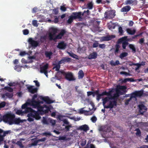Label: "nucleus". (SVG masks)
<instances>
[{"label":"nucleus","mask_w":148,"mask_h":148,"mask_svg":"<svg viewBox=\"0 0 148 148\" xmlns=\"http://www.w3.org/2000/svg\"><path fill=\"white\" fill-rule=\"evenodd\" d=\"M37 95L34 94L32 97V99L29 100L28 102H26L23 104L21 108L22 109H25L24 112L27 113H28L27 116L28 117L27 120L30 122L33 121L34 118L36 120L39 119L41 117L40 116L38 112L34 111L30 108L27 107L28 105H31L35 108H37L38 110L40 112V114H44L48 113L50 110V108L46 105L41 106V103H43V102L40 101H36L35 99L37 97Z\"/></svg>","instance_id":"nucleus-1"},{"label":"nucleus","mask_w":148,"mask_h":148,"mask_svg":"<svg viewBox=\"0 0 148 148\" xmlns=\"http://www.w3.org/2000/svg\"><path fill=\"white\" fill-rule=\"evenodd\" d=\"M115 90L113 95H116V98L115 99H112V100H110L109 101V104L108 106H104V108H110V110L113 108L116 107L117 105V101L120 95V84L119 83L116 86V88H114Z\"/></svg>","instance_id":"nucleus-2"},{"label":"nucleus","mask_w":148,"mask_h":148,"mask_svg":"<svg viewBox=\"0 0 148 148\" xmlns=\"http://www.w3.org/2000/svg\"><path fill=\"white\" fill-rule=\"evenodd\" d=\"M15 117L14 114L8 113L3 116V120L5 123H8L10 125H12L13 124V120Z\"/></svg>","instance_id":"nucleus-3"},{"label":"nucleus","mask_w":148,"mask_h":148,"mask_svg":"<svg viewBox=\"0 0 148 148\" xmlns=\"http://www.w3.org/2000/svg\"><path fill=\"white\" fill-rule=\"evenodd\" d=\"M114 88H112L111 89V90H110L108 92H107L106 91H105L102 92L101 94H99V90H96V92H97V93L95 94L97 95V100L99 101L101 99V97L104 95H110L111 92H114Z\"/></svg>","instance_id":"nucleus-4"},{"label":"nucleus","mask_w":148,"mask_h":148,"mask_svg":"<svg viewBox=\"0 0 148 148\" xmlns=\"http://www.w3.org/2000/svg\"><path fill=\"white\" fill-rule=\"evenodd\" d=\"M61 74L64 75L65 79L69 81H73L75 80L73 74L71 72L66 73L64 71H62L61 72Z\"/></svg>","instance_id":"nucleus-5"},{"label":"nucleus","mask_w":148,"mask_h":148,"mask_svg":"<svg viewBox=\"0 0 148 148\" xmlns=\"http://www.w3.org/2000/svg\"><path fill=\"white\" fill-rule=\"evenodd\" d=\"M115 11L113 10H107L104 14L105 18L111 19L114 18L115 16Z\"/></svg>","instance_id":"nucleus-6"},{"label":"nucleus","mask_w":148,"mask_h":148,"mask_svg":"<svg viewBox=\"0 0 148 148\" xmlns=\"http://www.w3.org/2000/svg\"><path fill=\"white\" fill-rule=\"evenodd\" d=\"M113 93V92H111V94L110 95H106L108 96V97H105L102 99L103 105L104 108V106H106L105 104L107 102H109V101L110 100H112V99H114L115 98H116V95H112Z\"/></svg>","instance_id":"nucleus-7"},{"label":"nucleus","mask_w":148,"mask_h":148,"mask_svg":"<svg viewBox=\"0 0 148 148\" xmlns=\"http://www.w3.org/2000/svg\"><path fill=\"white\" fill-rule=\"evenodd\" d=\"M71 15L74 19H78L79 21H81L83 19L82 16L84 15V13L82 14L81 12H73Z\"/></svg>","instance_id":"nucleus-8"},{"label":"nucleus","mask_w":148,"mask_h":148,"mask_svg":"<svg viewBox=\"0 0 148 148\" xmlns=\"http://www.w3.org/2000/svg\"><path fill=\"white\" fill-rule=\"evenodd\" d=\"M48 68V64H46L40 67V72L44 73L46 76L48 77V74L47 69Z\"/></svg>","instance_id":"nucleus-9"},{"label":"nucleus","mask_w":148,"mask_h":148,"mask_svg":"<svg viewBox=\"0 0 148 148\" xmlns=\"http://www.w3.org/2000/svg\"><path fill=\"white\" fill-rule=\"evenodd\" d=\"M108 28L110 30H112L115 28L117 27L118 29L119 32L120 33V26L118 25L116 23H113L111 22L109 23L108 24Z\"/></svg>","instance_id":"nucleus-10"},{"label":"nucleus","mask_w":148,"mask_h":148,"mask_svg":"<svg viewBox=\"0 0 148 148\" xmlns=\"http://www.w3.org/2000/svg\"><path fill=\"white\" fill-rule=\"evenodd\" d=\"M60 64H59V62H58V64H54V66L53 68V69H55V70L57 71L56 75V77H57V76H59L60 75V74L61 73V72L62 71H64L62 70H59L60 68Z\"/></svg>","instance_id":"nucleus-11"},{"label":"nucleus","mask_w":148,"mask_h":148,"mask_svg":"<svg viewBox=\"0 0 148 148\" xmlns=\"http://www.w3.org/2000/svg\"><path fill=\"white\" fill-rule=\"evenodd\" d=\"M144 93L143 90H141L139 91H135L131 94L133 98H136L137 97L142 96Z\"/></svg>","instance_id":"nucleus-12"},{"label":"nucleus","mask_w":148,"mask_h":148,"mask_svg":"<svg viewBox=\"0 0 148 148\" xmlns=\"http://www.w3.org/2000/svg\"><path fill=\"white\" fill-rule=\"evenodd\" d=\"M57 30L56 29L53 28L52 29V32L49 34V37L50 40H53L55 41V37L56 36V34L57 33Z\"/></svg>","instance_id":"nucleus-13"},{"label":"nucleus","mask_w":148,"mask_h":148,"mask_svg":"<svg viewBox=\"0 0 148 148\" xmlns=\"http://www.w3.org/2000/svg\"><path fill=\"white\" fill-rule=\"evenodd\" d=\"M28 42L33 47H36L39 45V42L34 40L32 38H30L28 39Z\"/></svg>","instance_id":"nucleus-14"},{"label":"nucleus","mask_w":148,"mask_h":148,"mask_svg":"<svg viewBox=\"0 0 148 148\" xmlns=\"http://www.w3.org/2000/svg\"><path fill=\"white\" fill-rule=\"evenodd\" d=\"M99 130L100 131H102L103 132H109L111 131V129L110 127L107 126H103L99 127Z\"/></svg>","instance_id":"nucleus-15"},{"label":"nucleus","mask_w":148,"mask_h":148,"mask_svg":"<svg viewBox=\"0 0 148 148\" xmlns=\"http://www.w3.org/2000/svg\"><path fill=\"white\" fill-rule=\"evenodd\" d=\"M115 37L114 35H108L103 36L101 38V41H108L111 40L112 39Z\"/></svg>","instance_id":"nucleus-16"},{"label":"nucleus","mask_w":148,"mask_h":148,"mask_svg":"<svg viewBox=\"0 0 148 148\" xmlns=\"http://www.w3.org/2000/svg\"><path fill=\"white\" fill-rule=\"evenodd\" d=\"M40 99L44 101L46 103L50 104L54 102L55 101L51 100L48 97H41Z\"/></svg>","instance_id":"nucleus-17"},{"label":"nucleus","mask_w":148,"mask_h":148,"mask_svg":"<svg viewBox=\"0 0 148 148\" xmlns=\"http://www.w3.org/2000/svg\"><path fill=\"white\" fill-rule=\"evenodd\" d=\"M139 112L140 114H143L144 112L147 110L146 107L143 104H140L138 105Z\"/></svg>","instance_id":"nucleus-18"},{"label":"nucleus","mask_w":148,"mask_h":148,"mask_svg":"<svg viewBox=\"0 0 148 148\" xmlns=\"http://www.w3.org/2000/svg\"><path fill=\"white\" fill-rule=\"evenodd\" d=\"M66 46V44L64 41H62L58 43L57 47L60 49H65Z\"/></svg>","instance_id":"nucleus-19"},{"label":"nucleus","mask_w":148,"mask_h":148,"mask_svg":"<svg viewBox=\"0 0 148 148\" xmlns=\"http://www.w3.org/2000/svg\"><path fill=\"white\" fill-rule=\"evenodd\" d=\"M34 86H30L27 87L28 91L32 94H34L36 93L38 90V88H34Z\"/></svg>","instance_id":"nucleus-20"},{"label":"nucleus","mask_w":148,"mask_h":148,"mask_svg":"<svg viewBox=\"0 0 148 148\" xmlns=\"http://www.w3.org/2000/svg\"><path fill=\"white\" fill-rule=\"evenodd\" d=\"M71 58L68 57H63L59 61V64H61L64 63L65 62H69L71 61Z\"/></svg>","instance_id":"nucleus-21"},{"label":"nucleus","mask_w":148,"mask_h":148,"mask_svg":"<svg viewBox=\"0 0 148 148\" xmlns=\"http://www.w3.org/2000/svg\"><path fill=\"white\" fill-rule=\"evenodd\" d=\"M138 1L137 0H127L125 2L126 4H132V5H137Z\"/></svg>","instance_id":"nucleus-22"},{"label":"nucleus","mask_w":148,"mask_h":148,"mask_svg":"<svg viewBox=\"0 0 148 148\" xmlns=\"http://www.w3.org/2000/svg\"><path fill=\"white\" fill-rule=\"evenodd\" d=\"M97 53L96 52H93L90 54L88 56V59L90 60L95 59L97 58Z\"/></svg>","instance_id":"nucleus-23"},{"label":"nucleus","mask_w":148,"mask_h":148,"mask_svg":"<svg viewBox=\"0 0 148 148\" xmlns=\"http://www.w3.org/2000/svg\"><path fill=\"white\" fill-rule=\"evenodd\" d=\"M53 53L51 51H46L45 52V56L49 59H50L52 57Z\"/></svg>","instance_id":"nucleus-24"},{"label":"nucleus","mask_w":148,"mask_h":148,"mask_svg":"<svg viewBox=\"0 0 148 148\" xmlns=\"http://www.w3.org/2000/svg\"><path fill=\"white\" fill-rule=\"evenodd\" d=\"M79 128L81 130H83L86 132L89 130L88 126L86 124L80 126L79 127Z\"/></svg>","instance_id":"nucleus-25"},{"label":"nucleus","mask_w":148,"mask_h":148,"mask_svg":"<svg viewBox=\"0 0 148 148\" xmlns=\"http://www.w3.org/2000/svg\"><path fill=\"white\" fill-rule=\"evenodd\" d=\"M13 124H18L21 123H22L23 121L21 120L20 118H15V117L14 119H13Z\"/></svg>","instance_id":"nucleus-26"},{"label":"nucleus","mask_w":148,"mask_h":148,"mask_svg":"<svg viewBox=\"0 0 148 148\" xmlns=\"http://www.w3.org/2000/svg\"><path fill=\"white\" fill-rule=\"evenodd\" d=\"M116 50L115 51V53H117L119 51V49L120 47L119 44H120V38L119 39L117 42H116Z\"/></svg>","instance_id":"nucleus-27"},{"label":"nucleus","mask_w":148,"mask_h":148,"mask_svg":"<svg viewBox=\"0 0 148 148\" xmlns=\"http://www.w3.org/2000/svg\"><path fill=\"white\" fill-rule=\"evenodd\" d=\"M131 8L130 6H126L123 8L121 10V11L123 12H127L130 10Z\"/></svg>","instance_id":"nucleus-28"},{"label":"nucleus","mask_w":148,"mask_h":148,"mask_svg":"<svg viewBox=\"0 0 148 148\" xmlns=\"http://www.w3.org/2000/svg\"><path fill=\"white\" fill-rule=\"evenodd\" d=\"M127 33L129 34L133 35L135 34L136 32V30L134 29L132 30L131 29L127 28L126 29Z\"/></svg>","instance_id":"nucleus-29"},{"label":"nucleus","mask_w":148,"mask_h":148,"mask_svg":"<svg viewBox=\"0 0 148 148\" xmlns=\"http://www.w3.org/2000/svg\"><path fill=\"white\" fill-rule=\"evenodd\" d=\"M78 78H82L84 76V74L82 70L79 71L78 72Z\"/></svg>","instance_id":"nucleus-30"},{"label":"nucleus","mask_w":148,"mask_h":148,"mask_svg":"<svg viewBox=\"0 0 148 148\" xmlns=\"http://www.w3.org/2000/svg\"><path fill=\"white\" fill-rule=\"evenodd\" d=\"M87 8L89 10H91L93 8V4L92 2H89L87 4Z\"/></svg>","instance_id":"nucleus-31"},{"label":"nucleus","mask_w":148,"mask_h":148,"mask_svg":"<svg viewBox=\"0 0 148 148\" xmlns=\"http://www.w3.org/2000/svg\"><path fill=\"white\" fill-rule=\"evenodd\" d=\"M46 38L47 37L46 36H41L40 37L39 41L41 43H43L46 41Z\"/></svg>","instance_id":"nucleus-32"},{"label":"nucleus","mask_w":148,"mask_h":148,"mask_svg":"<svg viewBox=\"0 0 148 148\" xmlns=\"http://www.w3.org/2000/svg\"><path fill=\"white\" fill-rule=\"evenodd\" d=\"M74 19V18H73L72 16L71 15L69 16V18L67 21V23L69 24H71L73 22Z\"/></svg>","instance_id":"nucleus-33"},{"label":"nucleus","mask_w":148,"mask_h":148,"mask_svg":"<svg viewBox=\"0 0 148 148\" xmlns=\"http://www.w3.org/2000/svg\"><path fill=\"white\" fill-rule=\"evenodd\" d=\"M48 121L49 123H51L53 125H54L56 124V121L52 119L49 118L48 119Z\"/></svg>","instance_id":"nucleus-34"},{"label":"nucleus","mask_w":148,"mask_h":148,"mask_svg":"<svg viewBox=\"0 0 148 148\" xmlns=\"http://www.w3.org/2000/svg\"><path fill=\"white\" fill-rule=\"evenodd\" d=\"M122 43V47L123 49H125L127 46L128 45L129 43L127 41H124L121 42Z\"/></svg>","instance_id":"nucleus-35"},{"label":"nucleus","mask_w":148,"mask_h":148,"mask_svg":"<svg viewBox=\"0 0 148 148\" xmlns=\"http://www.w3.org/2000/svg\"><path fill=\"white\" fill-rule=\"evenodd\" d=\"M42 122L44 124H49V123L48 121V119L47 120V118L45 117H43Z\"/></svg>","instance_id":"nucleus-36"},{"label":"nucleus","mask_w":148,"mask_h":148,"mask_svg":"<svg viewBox=\"0 0 148 148\" xmlns=\"http://www.w3.org/2000/svg\"><path fill=\"white\" fill-rule=\"evenodd\" d=\"M128 55L127 53L126 52H123L121 53V59L123 58L124 57H126Z\"/></svg>","instance_id":"nucleus-37"},{"label":"nucleus","mask_w":148,"mask_h":148,"mask_svg":"<svg viewBox=\"0 0 148 148\" xmlns=\"http://www.w3.org/2000/svg\"><path fill=\"white\" fill-rule=\"evenodd\" d=\"M135 131H136L137 132L136 133V135L138 136H140L141 135V132L139 129V128H136L135 130Z\"/></svg>","instance_id":"nucleus-38"},{"label":"nucleus","mask_w":148,"mask_h":148,"mask_svg":"<svg viewBox=\"0 0 148 148\" xmlns=\"http://www.w3.org/2000/svg\"><path fill=\"white\" fill-rule=\"evenodd\" d=\"M68 53L69 54L70 56L76 59H77L78 56L74 54L73 53H70V52H68Z\"/></svg>","instance_id":"nucleus-39"},{"label":"nucleus","mask_w":148,"mask_h":148,"mask_svg":"<svg viewBox=\"0 0 148 148\" xmlns=\"http://www.w3.org/2000/svg\"><path fill=\"white\" fill-rule=\"evenodd\" d=\"M5 89L10 92H12L13 91V89L10 87H5Z\"/></svg>","instance_id":"nucleus-40"},{"label":"nucleus","mask_w":148,"mask_h":148,"mask_svg":"<svg viewBox=\"0 0 148 148\" xmlns=\"http://www.w3.org/2000/svg\"><path fill=\"white\" fill-rule=\"evenodd\" d=\"M5 95L6 96L9 98H12L13 96V94L12 93H10L8 92L5 93Z\"/></svg>","instance_id":"nucleus-41"},{"label":"nucleus","mask_w":148,"mask_h":148,"mask_svg":"<svg viewBox=\"0 0 148 148\" xmlns=\"http://www.w3.org/2000/svg\"><path fill=\"white\" fill-rule=\"evenodd\" d=\"M66 32L65 30L64 29H62L60 30L59 34L62 37L64 36Z\"/></svg>","instance_id":"nucleus-42"},{"label":"nucleus","mask_w":148,"mask_h":148,"mask_svg":"<svg viewBox=\"0 0 148 148\" xmlns=\"http://www.w3.org/2000/svg\"><path fill=\"white\" fill-rule=\"evenodd\" d=\"M127 36H125L121 38V43L124 41H127Z\"/></svg>","instance_id":"nucleus-43"},{"label":"nucleus","mask_w":148,"mask_h":148,"mask_svg":"<svg viewBox=\"0 0 148 148\" xmlns=\"http://www.w3.org/2000/svg\"><path fill=\"white\" fill-rule=\"evenodd\" d=\"M133 98L132 97V96H131L130 98L127 99L125 101V104L126 105H128L129 103V102L132 100V99Z\"/></svg>","instance_id":"nucleus-44"},{"label":"nucleus","mask_w":148,"mask_h":148,"mask_svg":"<svg viewBox=\"0 0 148 148\" xmlns=\"http://www.w3.org/2000/svg\"><path fill=\"white\" fill-rule=\"evenodd\" d=\"M6 102L5 101H3L0 103V109L4 107L6 105Z\"/></svg>","instance_id":"nucleus-45"},{"label":"nucleus","mask_w":148,"mask_h":148,"mask_svg":"<svg viewBox=\"0 0 148 148\" xmlns=\"http://www.w3.org/2000/svg\"><path fill=\"white\" fill-rule=\"evenodd\" d=\"M91 120L93 123H95L97 121V119L96 116H93L91 118Z\"/></svg>","instance_id":"nucleus-46"},{"label":"nucleus","mask_w":148,"mask_h":148,"mask_svg":"<svg viewBox=\"0 0 148 148\" xmlns=\"http://www.w3.org/2000/svg\"><path fill=\"white\" fill-rule=\"evenodd\" d=\"M97 94V92H96V91L94 92L92 91H88L87 92V95L88 96H90L93 93Z\"/></svg>","instance_id":"nucleus-47"},{"label":"nucleus","mask_w":148,"mask_h":148,"mask_svg":"<svg viewBox=\"0 0 148 148\" xmlns=\"http://www.w3.org/2000/svg\"><path fill=\"white\" fill-rule=\"evenodd\" d=\"M37 21L36 20H33L32 23L33 25L35 27H38V25L37 24Z\"/></svg>","instance_id":"nucleus-48"},{"label":"nucleus","mask_w":148,"mask_h":148,"mask_svg":"<svg viewBox=\"0 0 148 148\" xmlns=\"http://www.w3.org/2000/svg\"><path fill=\"white\" fill-rule=\"evenodd\" d=\"M59 140H67L66 137L65 136H60L59 137Z\"/></svg>","instance_id":"nucleus-49"},{"label":"nucleus","mask_w":148,"mask_h":148,"mask_svg":"<svg viewBox=\"0 0 148 148\" xmlns=\"http://www.w3.org/2000/svg\"><path fill=\"white\" fill-rule=\"evenodd\" d=\"M128 78H125L124 79H121V83H125L128 82Z\"/></svg>","instance_id":"nucleus-50"},{"label":"nucleus","mask_w":148,"mask_h":148,"mask_svg":"<svg viewBox=\"0 0 148 148\" xmlns=\"http://www.w3.org/2000/svg\"><path fill=\"white\" fill-rule=\"evenodd\" d=\"M62 36L59 34L58 35L56 36L55 37V41L57 39H61L62 38Z\"/></svg>","instance_id":"nucleus-51"},{"label":"nucleus","mask_w":148,"mask_h":148,"mask_svg":"<svg viewBox=\"0 0 148 148\" xmlns=\"http://www.w3.org/2000/svg\"><path fill=\"white\" fill-rule=\"evenodd\" d=\"M133 64L134 65V66H137V67H136L135 69L136 71L141 66L140 65V64H139V63H136L135 64Z\"/></svg>","instance_id":"nucleus-52"},{"label":"nucleus","mask_w":148,"mask_h":148,"mask_svg":"<svg viewBox=\"0 0 148 148\" xmlns=\"http://www.w3.org/2000/svg\"><path fill=\"white\" fill-rule=\"evenodd\" d=\"M144 41L145 40L144 38H142L139 39L138 42L141 45H142L144 43Z\"/></svg>","instance_id":"nucleus-53"},{"label":"nucleus","mask_w":148,"mask_h":148,"mask_svg":"<svg viewBox=\"0 0 148 148\" xmlns=\"http://www.w3.org/2000/svg\"><path fill=\"white\" fill-rule=\"evenodd\" d=\"M121 91L123 90H127V86H121Z\"/></svg>","instance_id":"nucleus-54"},{"label":"nucleus","mask_w":148,"mask_h":148,"mask_svg":"<svg viewBox=\"0 0 148 148\" xmlns=\"http://www.w3.org/2000/svg\"><path fill=\"white\" fill-rule=\"evenodd\" d=\"M23 33L24 35H27L29 34V32L27 29H25L23 30Z\"/></svg>","instance_id":"nucleus-55"},{"label":"nucleus","mask_w":148,"mask_h":148,"mask_svg":"<svg viewBox=\"0 0 148 148\" xmlns=\"http://www.w3.org/2000/svg\"><path fill=\"white\" fill-rule=\"evenodd\" d=\"M106 46L105 44H100L99 45V47L101 49H104L106 47Z\"/></svg>","instance_id":"nucleus-56"},{"label":"nucleus","mask_w":148,"mask_h":148,"mask_svg":"<svg viewBox=\"0 0 148 148\" xmlns=\"http://www.w3.org/2000/svg\"><path fill=\"white\" fill-rule=\"evenodd\" d=\"M53 11L55 14H57L58 13V10L57 9H53Z\"/></svg>","instance_id":"nucleus-57"},{"label":"nucleus","mask_w":148,"mask_h":148,"mask_svg":"<svg viewBox=\"0 0 148 148\" xmlns=\"http://www.w3.org/2000/svg\"><path fill=\"white\" fill-rule=\"evenodd\" d=\"M17 144L20 147H23V145L22 142L20 141H18L17 143Z\"/></svg>","instance_id":"nucleus-58"},{"label":"nucleus","mask_w":148,"mask_h":148,"mask_svg":"<svg viewBox=\"0 0 148 148\" xmlns=\"http://www.w3.org/2000/svg\"><path fill=\"white\" fill-rule=\"evenodd\" d=\"M27 53L25 51H21L19 54V55L23 56L25 55Z\"/></svg>","instance_id":"nucleus-59"},{"label":"nucleus","mask_w":148,"mask_h":148,"mask_svg":"<svg viewBox=\"0 0 148 148\" xmlns=\"http://www.w3.org/2000/svg\"><path fill=\"white\" fill-rule=\"evenodd\" d=\"M33 82L35 83L36 86L37 87H39L40 86L39 83L37 80H34Z\"/></svg>","instance_id":"nucleus-60"},{"label":"nucleus","mask_w":148,"mask_h":148,"mask_svg":"<svg viewBox=\"0 0 148 148\" xmlns=\"http://www.w3.org/2000/svg\"><path fill=\"white\" fill-rule=\"evenodd\" d=\"M22 113L23 112H22V110H18L16 112V114L19 115H21L22 114Z\"/></svg>","instance_id":"nucleus-61"},{"label":"nucleus","mask_w":148,"mask_h":148,"mask_svg":"<svg viewBox=\"0 0 148 148\" xmlns=\"http://www.w3.org/2000/svg\"><path fill=\"white\" fill-rule=\"evenodd\" d=\"M121 75H122V74L125 75L126 76L130 75L129 73H127L126 72H123V71L121 72Z\"/></svg>","instance_id":"nucleus-62"},{"label":"nucleus","mask_w":148,"mask_h":148,"mask_svg":"<svg viewBox=\"0 0 148 148\" xmlns=\"http://www.w3.org/2000/svg\"><path fill=\"white\" fill-rule=\"evenodd\" d=\"M86 140L83 141L82 143H81V145L82 147L84 146L86 144Z\"/></svg>","instance_id":"nucleus-63"},{"label":"nucleus","mask_w":148,"mask_h":148,"mask_svg":"<svg viewBox=\"0 0 148 148\" xmlns=\"http://www.w3.org/2000/svg\"><path fill=\"white\" fill-rule=\"evenodd\" d=\"M60 9L62 11L64 12L66 11V8L64 6H61L60 7Z\"/></svg>","instance_id":"nucleus-64"}]
</instances>
